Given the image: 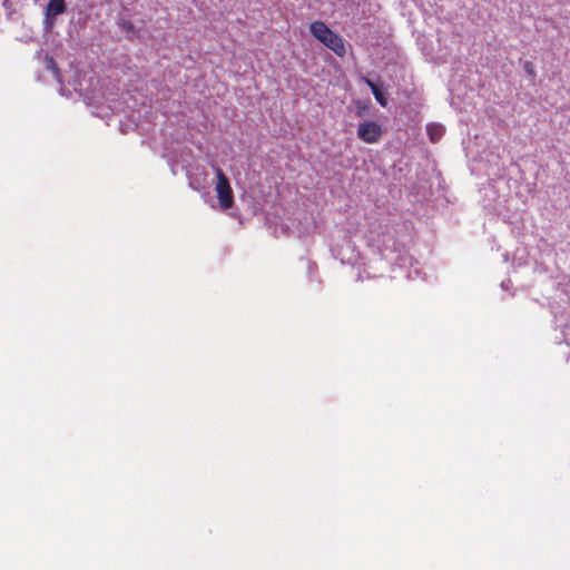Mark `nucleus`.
I'll return each instance as SVG.
<instances>
[{
	"label": "nucleus",
	"mask_w": 570,
	"mask_h": 570,
	"mask_svg": "<svg viewBox=\"0 0 570 570\" xmlns=\"http://www.w3.org/2000/svg\"><path fill=\"white\" fill-rule=\"evenodd\" d=\"M66 11L65 0H49L45 11V24L47 29L52 28L57 16Z\"/></svg>",
	"instance_id": "obj_4"
},
{
	"label": "nucleus",
	"mask_w": 570,
	"mask_h": 570,
	"mask_svg": "<svg viewBox=\"0 0 570 570\" xmlns=\"http://www.w3.org/2000/svg\"><path fill=\"white\" fill-rule=\"evenodd\" d=\"M189 186L195 190H200L205 187L207 173L204 167L195 166L186 170Z\"/></svg>",
	"instance_id": "obj_5"
},
{
	"label": "nucleus",
	"mask_w": 570,
	"mask_h": 570,
	"mask_svg": "<svg viewBox=\"0 0 570 570\" xmlns=\"http://www.w3.org/2000/svg\"><path fill=\"white\" fill-rule=\"evenodd\" d=\"M525 73L533 80L535 78V67L532 62L527 61L523 66Z\"/></svg>",
	"instance_id": "obj_10"
},
{
	"label": "nucleus",
	"mask_w": 570,
	"mask_h": 570,
	"mask_svg": "<svg viewBox=\"0 0 570 570\" xmlns=\"http://www.w3.org/2000/svg\"><path fill=\"white\" fill-rule=\"evenodd\" d=\"M45 67H46L47 70H50L53 73L55 78L58 81H60L59 69H58L57 63H56V61L53 60L52 57H49V56L45 57Z\"/></svg>",
	"instance_id": "obj_9"
},
{
	"label": "nucleus",
	"mask_w": 570,
	"mask_h": 570,
	"mask_svg": "<svg viewBox=\"0 0 570 570\" xmlns=\"http://www.w3.org/2000/svg\"><path fill=\"white\" fill-rule=\"evenodd\" d=\"M117 24L119 26V28L127 32L129 35V38H132L135 35H136V29H135V26L134 23L130 21V20H127V19H124V18H119L118 21H117Z\"/></svg>",
	"instance_id": "obj_8"
},
{
	"label": "nucleus",
	"mask_w": 570,
	"mask_h": 570,
	"mask_svg": "<svg viewBox=\"0 0 570 570\" xmlns=\"http://www.w3.org/2000/svg\"><path fill=\"white\" fill-rule=\"evenodd\" d=\"M2 3L7 2V0H0Z\"/></svg>",
	"instance_id": "obj_11"
},
{
	"label": "nucleus",
	"mask_w": 570,
	"mask_h": 570,
	"mask_svg": "<svg viewBox=\"0 0 570 570\" xmlns=\"http://www.w3.org/2000/svg\"><path fill=\"white\" fill-rule=\"evenodd\" d=\"M365 82L366 85L370 87L373 96L375 97L376 101L382 106V107H386L387 106V99L386 97L384 96V94L382 92V90L380 89V87L371 79H365Z\"/></svg>",
	"instance_id": "obj_7"
},
{
	"label": "nucleus",
	"mask_w": 570,
	"mask_h": 570,
	"mask_svg": "<svg viewBox=\"0 0 570 570\" xmlns=\"http://www.w3.org/2000/svg\"><path fill=\"white\" fill-rule=\"evenodd\" d=\"M217 175L216 193L222 209H228L233 205V190L228 178L219 167H215Z\"/></svg>",
	"instance_id": "obj_2"
},
{
	"label": "nucleus",
	"mask_w": 570,
	"mask_h": 570,
	"mask_svg": "<svg viewBox=\"0 0 570 570\" xmlns=\"http://www.w3.org/2000/svg\"><path fill=\"white\" fill-rule=\"evenodd\" d=\"M383 136V130L375 121H364L358 125L357 137L367 144L377 142Z\"/></svg>",
	"instance_id": "obj_3"
},
{
	"label": "nucleus",
	"mask_w": 570,
	"mask_h": 570,
	"mask_svg": "<svg viewBox=\"0 0 570 570\" xmlns=\"http://www.w3.org/2000/svg\"><path fill=\"white\" fill-rule=\"evenodd\" d=\"M429 138L432 142H438L444 135V127L440 124H430L426 126Z\"/></svg>",
	"instance_id": "obj_6"
},
{
	"label": "nucleus",
	"mask_w": 570,
	"mask_h": 570,
	"mask_svg": "<svg viewBox=\"0 0 570 570\" xmlns=\"http://www.w3.org/2000/svg\"><path fill=\"white\" fill-rule=\"evenodd\" d=\"M311 33L337 56L343 57L346 52L343 39L334 33L324 22L314 21L309 26Z\"/></svg>",
	"instance_id": "obj_1"
}]
</instances>
